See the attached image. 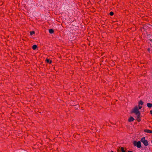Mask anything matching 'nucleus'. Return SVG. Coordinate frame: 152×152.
<instances>
[{"label":"nucleus","instance_id":"obj_1","mask_svg":"<svg viewBox=\"0 0 152 152\" xmlns=\"http://www.w3.org/2000/svg\"><path fill=\"white\" fill-rule=\"evenodd\" d=\"M132 113H135V114H137L139 113H140L139 109L137 106H136L132 110Z\"/></svg>","mask_w":152,"mask_h":152},{"label":"nucleus","instance_id":"obj_2","mask_svg":"<svg viewBox=\"0 0 152 152\" xmlns=\"http://www.w3.org/2000/svg\"><path fill=\"white\" fill-rule=\"evenodd\" d=\"M141 141L143 143L145 146H147L148 145V142L147 140H145V137H143L141 139Z\"/></svg>","mask_w":152,"mask_h":152},{"label":"nucleus","instance_id":"obj_3","mask_svg":"<svg viewBox=\"0 0 152 152\" xmlns=\"http://www.w3.org/2000/svg\"><path fill=\"white\" fill-rule=\"evenodd\" d=\"M133 144L135 146H137L138 148H140L141 147L140 141L137 142L134 141L133 142Z\"/></svg>","mask_w":152,"mask_h":152},{"label":"nucleus","instance_id":"obj_4","mask_svg":"<svg viewBox=\"0 0 152 152\" xmlns=\"http://www.w3.org/2000/svg\"><path fill=\"white\" fill-rule=\"evenodd\" d=\"M147 106L149 108H151L152 107V104L148 103L146 104Z\"/></svg>","mask_w":152,"mask_h":152},{"label":"nucleus","instance_id":"obj_5","mask_svg":"<svg viewBox=\"0 0 152 152\" xmlns=\"http://www.w3.org/2000/svg\"><path fill=\"white\" fill-rule=\"evenodd\" d=\"M134 120V118L132 116L130 117V118L129 119V122H132Z\"/></svg>","mask_w":152,"mask_h":152},{"label":"nucleus","instance_id":"obj_6","mask_svg":"<svg viewBox=\"0 0 152 152\" xmlns=\"http://www.w3.org/2000/svg\"><path fill=\"white\" fill-rule=\"evenodd\" d=\"M144 131L149 133H152V131L148 129L144 130Z\"/></svg>","mask_w":152,"mask_h":152},{"label":"nucleus","instance_id":"obj_7","mask_svg":"<svg viewBox=\"0 0 152 152\" xmlns=\"http://www.w3.org/2000/svg\"><path fill=\"white\" fill-rule=\"evenodd\" d=\"M143 102L142 100H140L138 103L139 106L140 105H142L143 104Z\"/></svg>","mask_w":152,"mask_h":152},{"label":"nucleus","instance_id":"obj_8","mask_svg":"<svg viewBox=\"0 0 152 152\" xmlns=\"http://www.w3.org/2000/svg\"><path fill=\"white\" fill-rule=\"evenodd\" d=\"M49 32L50 34H53L54 32V30L52 29H50L49 30Z\"/></svg>","mask_w":152,"mask_h":152},{"label":"nucleus","instance_id":"obj_9","mask_svg":"<svg viewBox=\"0 0 152 152\" xmlns=\"http://www.w3.org/2000/svg\"><path fill=\"white\" fill-rule=\"evenodd\" d=\"M37 46L36 45H34L33 46H32V49L34 50H35L36 48H37Z\"/></svg>","mask_w":152,"mask_h":152},{"label":"nucleus","instance_id":"obj_10","mask_svg":"<svg viewBox=\"0 0 152 152\" xmlns=\"http://www.w3.org/2000/svg\"><path fill=\"white\" fill-rule=\"evenodd\" d=\"M136 115H137V118H139L140 117V113H139L137 114H136Z\"/></svg>","mask_w":152,"mask_h":152},{"label":"nucleus","instance_id":"obj_11","mask_svg":"<svg viewBox=\"0 0 152 152\" xmlns=\"http://www.w3.org/2000/svg\"><path fill=\"white\" fill-rule=\"evenodd\" d=\"M46 61L48 63L50 64L51 63V61L49 60V59H46Z\"/></svg>","mask_w":152,"mask_h":152},{"label":"nucleus","instance_id":"obj_12","mask_svg":"<svg viewBox=\"0 0 152 152\" xmlns=\"http://www.w3.org/2000/svg\"><path fill=\"white\" fill-rule=\"evenodd\" d=\"M121 152H125V151L124 150V148L123 147L121 148Z\"/></svg>","mask_w":152,"mask_h":152},{"label":"nucleus","instance_id":"obj_13","mask_svg":"<svg viewBox=\"0 0 152 152\" xmlns=\"http://www.w3.org/2000/svg\"><path fill=\"white\" fill-rule=\"evenodd\" d=\"M34 33H35V32H34V31H31L30 32V34L31 35L34 34Z\"/></svg>","mask_w":152,"mask_h":152},{"label":"nucleus","instance_id":"obj_14","mask_svg":"<svg viewBox=\"0 0 152 152\" xmlns=\"http://www.w3.org/2000/svg\"><path fill=\"white\" fill-rule=\"evenodd\" d=\"M113 14L114 13L113 12H111L110 13V15L111 16L113 15Z\"/></svg>","mask_w":152,"mask_h":152},{"label":"nucleus","instance_id":"obj_15","mask_svg":"<svg viewBox=\"0 0 152 152\" xmlns=\"http://www.w3.org/2000/svg\"><path fill=\"white\" fill-rule=\"evenodd\" d=\"M137 121L138 122L140 121V118H138H138H137Z\"/></svg>","mask_w":152,"mask_h":152},{"label":"nucleus","instance_id":"obj_16","mask_svg":"<svg viewBox=\"0 0 152 152\" xmlns=\"http://www.w3.org/2000/svg\"><path fill=\"white\" fill-rule=\"evenodd\" d=\"M139 106V109H141L142 108V106H140V105Z\"/></svg>","mask_w":152,"mask_h":152},{"label":"nucleus","instance_id":"obj_17","mask_svg":"<svg viewBox=\"0 0 152 152\" xmlns=\"http://www.w3.org/2000/svg\"><path fill=\"white\" fill-rule=\"evenodd\" d=\"M127 152H133L132 151H129Z\"/></svg>","mask_w":152,"mask_h":152},{"label":"nucleus","instance_id":"obj_18","mask_svg":"<svg viewBox=\"0 0 152 152\" xmlns=\"http://www.w3.org/2000/svg\"><path fill=\"white\" fill-rule=\"evenodd\" d=\"M111 152H114V151H111Z\"/></svg>","mask_w":152,"mask_h":152},{"label":"nucleus","instance_id":"obj_19","mask_svg":"<svg viewBox=\"0 0 152 152\" xmlns=\"http://www.w3.org/2000/svg\"><path fill=\"white\" fill-rule=\"evenodd\" d=\"M151 142H152V140L151 141Z\"/></svg>","mask_w":152,"mask_h":152}]
</instances>
